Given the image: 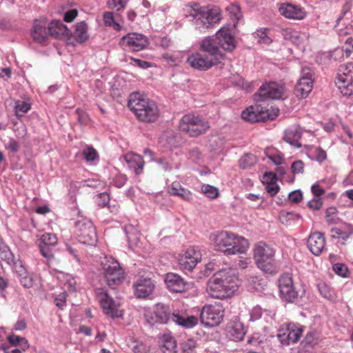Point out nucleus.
I'll return each instance as SVG.
<instances>
[{"label": "nucleus", "instance_id": "obj_1", "mask_svg": "<svg viewBox=\"0 0 353 353\" xmlns=\"http://www.w3.org/2000/svg\"><path fill=\"white\" fill-rule=\"evenodd\" d=\"M238 272L235 269L228 268L215 273L208 282L207 291L209 295L216 299L231 296L240 285Z\"/></svg>", "mask_w": 353, "mask_h": 353}, {"label": "nucleus", "instance_id": "obj_2", "mask_svg": "<svg viewBox=\"0 0 353 353\" xmlns=\"http://www.w3.org/2000/svg\"><path fill=\"white\" fill-rule=\"evenodd\" d=\"M185 17L190 18L195 28L201 32H205L220 21L221 13L219 8L201 6L196 3L187 5L184 8Z\"/></svg>", "mask_w": 353, "mask_h": 353}, {"label": "nucleus", "instance_id": "obj_3", "mask_svg": "<svg viewBox=\"0 0 353 353\" xmlns=\"http://www.w3.org/2000/svg\"><path fill=\"white\" fill-rule=\"evenodd\" d=\"M210 239L214 249L226 256L245 253L250 245L244 237L228 231L211 234Z\"/></svg>", "mask_w": 353, "mask_h": 353}, {"label": "nucleus", "instance_id": "obj_4", "mask_svg": "<svg viewBox=\"0 0 353 353\" xmlns=\"http://www.w3.org/2000/svg\"><path fill=\"white\" fill-rule=\"evenodd\" d=\"M128 105L136 117L142 122L153 123L159 117L160 112L157 104L139 93L130 95Z\"/></svg>", "mask_w": 353, "mask_h": 353}, {"label": "nucleus", "instance_id": "obj_5", "mask_svg": "<svg viewBox=\"0 0 353 353\" xmlns=\"http://www.w3.org/2000/svg\"><path fill=\"white\" fill-rule=\"evenodd\" d=\"M154 319H152V323H168L170 321L186 328H190L197 324V319L194 316L187 318L179 316L174 313L171 314L168 309L163 305H157L154 311Z\"/></svg>", "mask_w": 353, "mask_h": 353}, {"label": "nucleus", "instance_id": "obj_6", "mask_svg": "<svg viewBox=\"0 0 353 353\" xmlns=\"http://www.w3.org/2000/svg\"><path fill=\"white\" fill-rule=\"evenodd\" d=\"M209 128L210 125L206 121L199 116L190 114L183 116L179 123L180 130L193 137L205 133Z\"/></svg>", "mask_w": 353, "mask_h": 353}, {"label": "nucleus", "instance_id": "obj_7", "mask_svg": "<svg viewBox=\"0 0 353 353\" xmlns=\"http://www.w3.org/2000/svg\"><path fill=\"white\" fill-rule=\"evenodd\" d=\"M275 251L263 242H259L254 249V259L258 267L264 272H270L274 261Z\"/></svg>", "mask_w": 353, "mask_h": 353}, {"label": "nucleus", "instance_id": "obj_8", "mask_svg": "<svg viewBox=\"0 0 353 353\" xmlns=\"http://www.w3.org/2000/svg\"><path fill=\"white\" fill-rule=\"evenodd\" d=\"M75 233L83 244L93 245L97 241V236L92 223L86 219L78 220L74 223Z\"/></svg>", "mask_w": 353, "mask_h": 353}, {"label": "nucleus", "instance_id": "obj_9", "mask_svg": "<svg viewBox=\"0 0 353 353\" xmlns=\"http://www.w3.org/2000/svg\"><path fill=\"white\" fill-rule=\"evenodd\" d=\"M224 315V309L219 303L205 305L201 312V321L208 327L220 324Z\"/></svg>", "mask_w": 353, "mask_h": 353}, {"label": "nucleus", "instance_id": "obj_10", "mask_svg": "<svg viewBox=\"0 0 353 353\" xmlns=\"http://www.w3.org/2000/svg\"><path fill=\"white\" fill-rule=\"evenodd\" d=\"M119 43L124 50L139 52L148 47L149 41L143 34L131 32L121 37Z\"/></svg>", "mask_w": 353, "mask_h": 353}, {"label": "nucleus", "instance_id": "obj_11", "mask_svg": "<svg viewBox=\"0 0 353 353\" xmlns=\"http://www.w3.org/2000/svg\"><path fill=\"white\" fill-rule=\"evenodd\" d=\"M279 288L281 298L289 303L298 299L299 294L295 290L292 277L290 274H283L279 280Z\"/></svg>", "mask_w": 353, "mask_h": 353}, {"label": "nucleus", "instance_id": "obj_12", "mask_svg": "<svg viewBox=\"0 0 353 353\" xmlns=\"http://www.w3.org/2000/svg\"><path fill=\"white\" fill-rule=\"evenodd\" d=\"M274 115L269 113V110L262 108L260 105H251L241 113L243 119L250 122L263 121L266 119H274L279 114V110H274Z\"/></svg>", "mask_w": 353, "mask_h": 353}, {"label": "nucleus", "instance_id": "obj_13", "mask_svg": "<svg viewBox=\"0 0 353 353\" xmlns=\"http://www.w3.org/2000/svg\"><path fill=\"white\" fill-rule=\"evenodd\" d=\"M103 274L110 287L120 284L124 279V272L116 261H108L103 265Z\"/></svg>", "mask_w": 353, "mask_h": 353}, {"label": "nucleus", "instance_id": "obj_14", "mask_svg": "<svg viewBox=\"0 0 353 353\" xmlns=\"http://www.w3.org/2000/svg\"><path fill=\"white\" fill-rule=\"evenodd\" d=\"M303 331V327L294 323H288L279 330L277 337L285 345H289L299 341Z\"/></svg>", "mask_w": 353, "mask_h": 353}, {"label": "nucleus", "instance_id": "obj_15", "mask_svg": "<svg viewBox=\"0 0 353 353\" xmlns=\"http://www.w3.org/2000/svg\"><path fill=\"white\" fill-rule=\"evenodd\" d=\"M98 299L103 311L106 315L112 318H119L123 316L120 302L114 300L107 292L99 293Z\"/></svg>", "mask_w": 353, "mask_h": 353}, {"label": "nucleus", "instance_id": "obj_16", "mask_svg": "<svg viewBox=\"0 0 353 353\" xmlns=\"http://www.w3.org/2000/svg\"><path fill=\"white\" fill-rule=\"evenodd\" d=\"M201 259V252L198 247L188 248L179 257V265L184 270L191 271Z\"/></svg>", "mask_w": 353, "mask_h": 353}, {"label": "nucleus", "instance_id": "obj_17", "mask_svg": "<svg viewBox=\"0 0 353 353\" xmlns=\"http://www.w3.org/2000/svg\"><path fill=\"white\" fill-rule=\"evenodd\" d=\"M313 72L310 68H303L301 77L295 86V93L298 97L305 98L313 88Z\"/></svg>", "mask_w": 353, "mask_h": 353}, {"label": "nucleus", "instance_id": "obj_18", "mask_svg": "<svg viewBox=\"0 0 353 353\" xmlns=\"http://www.w3.org/2000/svg\"><path fill=\"white\" fill-rule=\"evenodd\" d=\"M285 92V88L282 85L276 82H270L263 84L259 90L256 101H264L268 99H281Z\"/></svg>", "mask_w": 353, "mask_h": 353}, {"label": "nucleus", "instance_id": "obj_19", "mask_svg": "<svg viewBox=\"0 0 353 353\" xmlns=\"http://www.w3.org/2000/svg\"><path fill=\"white\" fill-rule=\"evenodd\" d=\"M187 62L192 68L196 70L204 71L208 70L212 66L219 63L214 59L208 57L207 54H203L202 52H194L191 54L187 58Z\"/></svg>", "mask_w": 353, "mask_h": 353}, {"label": "nucleus", "instance_id": "obj_20", "mask_svg": "<svg viewBox=\"0 0 353 353\" xmlns=\"http://www.w3.org/2000/svg\"><path fill=\"white\" fill-rule=\"evenodd\" d=\"M232 29L231 26H225L217 31L215 35L219 46L227 51H232L236 48Z\"/></svg>", "mask_w": 353, "mask_h": 353}, {"label": "nucleus", "instance_id": "obj_21", "mask_svg": "<svg viewBox=\"0 0 353 353\" xmlns=\"http://www.w3.org/2000/svg\"><path fill=\"white\" fill-rule=\"evenodd\" d=\"M201 52L207 55L216 61L221 63L223 54L220 51L216 41L211 37H205L200 43Z\"/></svg>", "mask_w": 353, "mask_h": 353}, {"label": "nucleus", "instance_id": "obj_22", "mask_svg": "<svg viewBox=\"0 0 353 353\" xmlns=\"http://www.w3.org/2000/svg\"><path fill=\"white\" fill-rule=\"evenodd\" d=\"M48 23L45 18L36 19L34 21L31 34L33 39L39 43L46 41L49 35Z\"/></svg>", "mask_w": 353, "mask_h": 353}, {"label": "nucleus", "instance_id": "obj_23", "mask_svg": "<svg viewBox=\"0 0 353 353\" xmlns=\"http://www.w3.org/2000/svg\"><path fill=\"white\" fill-rule=\"evenodd\" d=\"M168 290L172 292L181 293L185 291L190 286V284L185 281L180 276L169 273L165 279Z\"/></svg>", "mask_w": 353, "mask_h": 353}, {"label": "nucleus", "instance_id": "obj_24", "mask_svg": "<svg viewBox=\"0 0 353 353\" xmlns=\"http://www.w3.org/2000/svg\"><path fill=\"white\" fill-rule=\"evenodd\" d=\"M325 239L321 232L312 233L307 239V247L316 256L319 255L325 248Z\"/></svg>", "mask_w": 353, "mask_h": 353}, {"label": "nucleus", "instance_id": "obj_25", "mask_svg": "<svg viewBox=\"0 0 353 353\" xmlns=\"http://www.w3.org/2000/svg\"><path fill=\"white\" fill-rule=\"evenodd\" d=\"M279 11L282 15L292 19L300 20L306 16V12L303 8L292 3L283 4Z\"/></svg>", "mask_w": 353, "mask_h": 353}, {"label": "nucleus", "instance_id": "obj_26", "mask_svg": "<svg viewBox=\"0 0 353 353\" xmlns=\"http://www.w3.org/2000/svg\"><path fill=\"white\" fill-rule=\"evenodd\" d=\"M281 34L285 39L290 41L297 46L303 45L307 41V36L305 33L290 28L283 29Z\"/></svg>", "mask_w": 353, "mask_h": 353}, {"label": "nucleus", "instance_id": "obj_27", "mask_svg": "<svg viewBox=\"0 0 353 353\" xmlns=\"http://www.w3.org/2000/svg\"><path fill=\"white\" fill-rule=\"evenodd\" d=\"M303 130L299 125L289 128L285 131L284 140L290 145L300 148L301 144L299 142Z\"/></svg>", "mask_w": 353, "mask_h": 353}, {"label": "nucleus", "instance_id": "obj_28", "mask_svg": "<svg viewBox=\"0 0 353 353\" xmlns=\"http://www.w3.org/2000/svg\"><path fill=\"white\" fill-rule=\"evenodd\" d=\"M154 290V285L150 279L139 280L134 284V294L139 298H145Z\"/></svg>", "mask_w": 353, "mask_h": 353}, {"label": "nucleus", "instance_id": "obj_29", "mask_svg": "<svg viewBox=\"0 0 353 353\" xmlns=\"http://www.w3.org/2000/svg\"><path fill=\"white\" fill-rule=\"evenodd\" d=\"M123 159L128 167L132 169L136 174L142 173L145 162L141 156L134 153H129L125 154Z\"/></svg>", "mask_w": 353, "mask_h": 353}, {"label": "nucleus", "instance_id": "obj_30", "mask_svg": "<svg viewBox=\"0 0 353 353\" xmlns=\"http://www.w3.org/2000/svg\"><path fill=\"white\" fill-rule=\"evenodd\" d=\"M168 192L171 195L177 196L186 201H190L192 199V192L184 188L179 181L172 182L168 187Z\"/></svg>", "mask_w": 353, "mask_h": 353}, {"label": "nucleus", "instance_id": "obj_31", "mask_svg": "<svg viewBox=\"0 0 353 353\" xmlns=\"http://www.w3.org/2000/svg\"><path fill=\"white\" fill-rule=\"evenodd\" d=\"M228 336L233 341H241L245 334V327L241 322L235 321L230 323L227 329Z\"/></svg>", "mask_w": 353, "mask_h": 353}, {"label": "nucleus", "instance_id": "obj_32", "mask_svg": "<svg viewBox=\"0 0 353 353\" xmlns=\"http://www.w3.org/2000/svg\"><path fill=\"white\" fill-rule=\"evenodd\" d=\"M336 85L341 93L345 97L353 96V78L352 77H342L336 78Z\"/></svg>", "mask_w": 353, "mask_h": 353}, {"label": "nucleus", "instance_id": "obj_33", "mask_svg": "<svg viewBox=\"0 0 353 353\" xmlns=\"http://www.w3.org/2000/svg\"><path fill=\"white\" fill-rule=\"evenodd\" d=\"M49 35L54 38L61 36H67L70 31L68 28L59 21H52L48 25Z\"/></svg>", "mask_w": 353, "mask_h": 353}, {"label": "nucleus", "instance_id": "obj_34", "mask_svg": "<svg viewBox=\"0 0 353 353\" xmlns=\"http://www.w3.org/2000/svg\"><path fill=\"white\" fill-rule=\"evenodd\" d=\"M160 348L163 353H174L176 343L170 334H165L160 339Z\"/></svg>", "mask_w": 353, "mask_h": 353}, {"label": "nucleus", "instance_id": "obj_35", "mask_svg": "<svg viewBox=\"0 0 353 353\" xmlns=\"http://www.w3.org/2000/svg\"><path fill=\"white\" fill-rule=\"evenodd\" d=\"M263 179L266 181L267 185L265 187L266 191L271 196H274L279 190V186L275 181V175L272 173H265Z\"/></svg>", "mask_w": 353, "mask_h": 353}, {"label": "nucleus", "instance_id": "obj_36", "mask_svg": "<svg viewBox=\"0 0 353 353\" xmlns=\"http://www.w3.org/2000/svg\"><path fill=\"white\" fill-rule=\"evenodd\" d=\"M231 20L233 21L232 28H236L238 21L242 18V14L239 5L231 3L226 8Z\"/></svg>", "mask_w": 353, "mask_h": 353}, {"label": "nucleus", "instance_id": "obj_37", "mask_svg": "<svg viewBox=\"0 0 353 353\" xmlns=\"http://www.w3.org/2000/svg\"><path fill=\"white\" fill-rule=\"evenodd\" d=\"M74 36L79 42H83L88 39V26L84 21L79 22L76 25Z\"/></svg>", "mask_w": 353, "mask_h": 353}, {"label": "nucleus", "instance_id": "obj_38", "mask_svg": "<svg viewBox=\"0 0 353 353\" xmlns=\"http://www.w3.org/2000/svg\"><path fill=\"white\" fill-rule=\"evenodd\" d=\"M270 30L268 28H260L254 33V37L257 42L261 44L269 45L272 39L269 35Z\"/></svg>", "mask_w": 353, "mask_h": 353}, {"label": "nucleus", "instance_id": "obj_39", "mask_svg": "<svg viewBox=\"0 0 353 353\" xmlns=\"http://www.w3.org/2000/svg\"><path fill=\"white\" fill-rule=\"evenodd\" d=\"M256 163V157L252 154H245L239 159V167L241 169H249Z\"/></svg>", "mask_w": 353, "mask_h": 353}, {"label": "nucleus", "instance_id": "obj_40", "mask_svg": "<svg viewBox=\"0 0 353 353\" xmlns=\"http://www.w3.org/2000/svg\"><path fill=\"white\" fill-rule=\"evenodd\" d=\"M103 21L105 26L112 27V28L117 31H120L123 29V27L115 21L113 12H105L103 14Z\"/></svg>", "mask_w": 353, "mask_h": 353}, {"label": "nucleus", "instance_id": "obj_41", "mask_svg": "<svg viewBox=\"0 0 353 353\" xmlns=\"http://www.w3.org/2000/svg\"><path fill=\"white\" fill-rule=\"evenodd\" d=\"M319 334L316 331H310L305 335L304 339L301 342L303 346H314L317 344L319 341Z\"/></svg>", "mask_w": 353, "mask_h": 353}, {"label": "nucleus", "instance_id": "obj_42", "mask_svg": "<svg viewBox=\"0 0 353 353\" xmlns=\"http://www.w3.org/2000/svg\"><path fill=\"white\" fill-rule=\"evenodd\" d=\"M197 343L195 340L188 339L181 344L183 353H197Z\"/></svg>", "mask_w": 353, "mask_h": 353}, {"label": "nucleus", "instance_id": "obj_43", "mask_svg": "<svg viewBox=\"0 0 353 353\" xmlns=\"http://www.w3.org/2000/svg\"><path fill=\"white\" fill-rule=\"evenodd\" d=\"M30 109V104L25 101H18L15 103L14 110L17 117H22Z\"/></svg>", "mask_w": 353, "mask_h": 353}, {"label": "nucleus", "instance_id": "obj_44", "mask_svg": "<svg viewBox=\"0 0 353 353\" xmlns=\"http://www.w3.org/2000/svg\"><path fill=\"white\" fill-rule=\"evenodd\" d=\"M342 77H353V65L352 63H347L340 65L336 78Z\"/></svg>", "mask_w": 353, "mask_h": 353}, {"label": "nucleus", "instance_id": "obj_45", "mask_svg": "<svg viewBox=\"0 0 353 353\" xmlns=\"http://www.w3.org/2000/svg\"><path fill=\"white\" fill-rule=\"evenodd\" d=\"M318 289L321 294L328 300H334V294L330 290V287L324 283L318 285Z\"/></svg>", "mask_w": 353, "mask_h": 353}, {"label": "nucleus", "instance_id": "obj_46", "mask_svg": "<svg viewBox=\"0 0 353 353\" xmlns=\"http://www.w3.org/2000/svg\"><path fill=\"white\" fill-rule=\"evenodd\" d=\"M337 210L334 207H330L327 209L325 214V220L330 224H336L339 219L336 216Z\"/></svg>", "mask_w": 353, "mask_h": 353}, {"label": "nucleus", "instance_id": "obj_47", "mask_svg": "<svg viewBox=\"0 0 353 353\" xmlns=\"http://www.w3.org/2000/svg\"><path fill=\"white\" fill-rule=\"evenodd\" d=\"M42 245L53 246L57 243V238L54 234L45 233L41 237Z\"/></svg>", "mask_w": 353, "mask_h": 353}, {"label": "nucleus", "instance_id": "obj_48", "mask_svg": "<svg viewBox=\"0 0 353 353\" xmlns=\"http://www.w3.org/2000/svg\"><path fill=\"white\" fill-rule=\"evenodd\" d=\"M201 191L205 195H206V196L211 199H214L219 195V190L217 188L207 184L202 185Z\"/></svg>", "mask_w": 353, "mask_h": 353}, {"label": "nucleus", "instance_id": "obj_49", "mask_svg": "<svg viewBox=\"0 0 353 353\" xmlns=\"http://www.w3.org/2000/svg\"><path fill=\"white\" fill-rule=\"evenodd\" d=\"M83 154L87 161H92L99 157L97 150L91 146L85 148Z\"/></svg>", "mask_w": 353, "mask_h": 353}, {"label": "nucleus", "instance_id": "obj_50", "mask_svg": "<svg viewBox=\"0 0 353 353\" xmlns=\"http://www.w3.org/2000/svg\"><path fill=\"white\" fill-rule=\"evenodd\" d=\"M8 339L10 343H11L13 345H19L20 343L23 345V351L25 350L26 348H28L29 347L28 341L23 337L15 335H10L8 336Z\"/></svg>", "mask_w": 353, "mask_h": 353}, {"label": "nucleus", "instance_id": "obj_51", "mask_svg": "<svg viewBox=\"0 0 353 353\" xmlns=\"http://www.w3.org/2000/svg\"><path fill=\"white\" fill-rule=\"evenodd\" d=\"M125 231L129 241L135 242L138 239L139 232L132 225L125 226Z\"/></svg>", "mask_w": 353, "mask_h": 353}, {"label": "nucleus", "instance_id": "obj_52", "mask_svg": "<svg viewBox=\"0 0 353 353\" xmlns=\"http://www.w3.org/2000/svg\"><path fill=\"white\" fill-rule=\"evenodd\" d=\"M333 271L340 276L347 277L348 274V269L343 263H336L332 266Z\"/></svg>", "mask_w": 353, "mask_h": 353}, {"label": "nucleus", "instance_id": "obj_53", "mask_svg": "<svg viewBox=\"0 0 353 353\" xmlns=\"http://www.w3.org/2000/svg\"><path fill=\"white\" fill-rule=\"evenodd\" d=\"M128 1V0H109L108 5L110 8L119 11L125 8Z\"/></svg>", "mask_w": 353, "mask_h": 353}, {"label": "nucleus", "instance_id": "obj_54", "mask_svg": "<svg viewBox=\"0 0 353 353\" xmlns=\"http://www.w3.org/2000/svg\"><path fill=\"white\" fill-rule=\"evenodd\" d=\"M311 152L314 158L319 163L324 161L327 159V154L322 148H315Z\"/></svg>", "mask_w": 353, "mask_h": 353}, {"label": "nucleus", "instance_id": "obj_55", "mask_svg": "<svg viewBox=\"0 0 353 353\" xmlns=\"http://www.w3.org/2000/svg\"><path fill=\"white\" fill-rule=\"evenodd\" d=\"M330 58L335 61H342L345 57L343 48H336L330 53Z\"/></svg>", "mask_w": 353, "mask_h": 353}, {"label": "nucleus", "instance_id": "obj_56", "mask_svg": "<svg viewBox=\"0 0 353 353\" xmlns=\"http://www.w3.org/2000/svg\"><path fill=\"white\" fill-rule=\"evenodd\" d=\"M291 170L294 174H302L304 171V163L301 160H297L292 163Z\"/></svg>", "mask_w": 353, "mask_h": 353}, {"label": "nucleus", "instance_id": "obj_57", "mask_svg": "<svg viewBox=\"0 0 353 353\" xmlns=\"http://www.w3.org/2000/svg\"><path fill=\"white\" fill-rule=\"evenodd\" d=\"M41 254L49 261L54 258V254L50 246L41 245L39 246Z\"/></svg>", "mask_w": 353, "mask_h": 353}, {"label": "nucleus", "instance_id": "obj_58", "mask_svg": "<svg viewBox=\"0 0 353 353\" xmlns=\"http://www.w3.org/2000/svg\"><path fill=\"white\" fill-rule=\"evenodd\" d=\"M331 236L332 238H339L341 237L343 240H346L348 239L347 234L343 229H340L338 228H333L330 230Z\"/></svg>", "mask_w": 353, "mask_h": 353}, {"label": "nucleus", "instance_id": "obj_59", "mask_svg": "<svg viewBox=\"0 0 353 353\" xmlns=\"http://www.w3.org/2000/svg\"><path fill=\"white\" fill-rule=\"evenodd\" d=\"M295 218L299 219L300 216L292 212H284L280 215V220L283 223H288L289 221L294 220Z\"/></svg>", "mask_w": 353, "mask_h": 353}, {"label": "nucleus", "instance_id": "obj_60", "mask_svg": "<svg viewBox=\"0 0 353 353\" xmlns=\"http://www.w3.org/2000/svg\"><path fill=\"white\" fill-rule=\"evenodd\" d=\"M344 52L345 53V57H349L353 52V39L348 38L346 41L345 46L343 48Z\"/></svg>", "mask_w": 353, "mask_h": 353}, {"label": "nucleus", "instance_id": "obj_61", "mask_svg": "<svg viewBox=\"0 0 353 353\" xmlns=\"http://www.w3.org/2000/svg\"><path fill=\"white\" fill-rule=\"evenodd\" d=\"M288 199L293 203H299L303 199V195L301 191L295 190L289 194Z\"/></svg>", "mask_w": 353, "mask_h": 353}, {"label": "nucleus", "instance_id": "obj_62", "mask_svg": "<svg viewBox=\"0 0 353 353\" xmlns=\"http://www.w3.org/2000/svg\"><path fill=\"white\" fill-rule=\"evenodd\" d=\"M268 158L271 160L275 165H281L283 163V156L282 154H269Z\"/></svg>", "mask_w": 353, "mask_h": 353}, {"label": "nucleus", "instance_id": "obj_63", "mask_svg": "<svg viewBox=\"0 0 353 353\" xmlns=\"http://www.w3.org/2000/svg\"><path fill=\"white\" fill-rule=\"evenodd\" d=\"M308 206L312 210H319L322 206V201L320 197H314L308 203Z\"/></svg>", "mask_w": 353, "mask_h": 353}, {"label": "nucleus", "instance_id": "obj_64", "mask_svg": "<svg viewBox=\"0 0 353 353\" xmlns=\"http://www.w3.org/2000/svg\"><path fill=\"white\" fill-rule=\"evenodd\" d=\"M263 310L262 308L259 306H255L252 308L250 316L251 319L253 321H256L259 319H260L262 316Z\"/></svg>", "mask_w": 353, "mask_h": 353}]
</instances>
